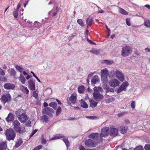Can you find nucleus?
Instances as JSON below:
<instances>
[{"instance_id": "ddd939ff", "label": "nucleus", "mask_w": 150, "mask_h": 150, "mask_svg": "<svg viewBox=\"0 0 150 150\" xmlns=\"http://www.w3.org/2000/svg\"><path fill=\"white\" fill-rule=\"evenodd\" d=\"M85 144L89 147H95L96 145V142L91 139L86 140L85 141Z\"/></svg>"}, {"instance_id": "3c124183", "label": "nucleus", "mask_w": 150, "mask_h": 150, "mask_svg": "<svg viewBox=\"0 0 150 150\" xmlns=\"http://www.w3.org/2000/svg\"><path fill=\"white\" fill-rule=\"evenodd\" d=\"M144 148L145 150H150V144H146Z\"/></svg>"}, {"instance_id": "49530a36", "label": "nucleus", "mask_w": 150, "mask_h": 150, "mask_svg": "<svg viewBox=\"0 0 150 150\" xmlns=\"http://www.w3.org/2000/svg\"><path fill=\"white\" fill-rule=\"evenodd\" d=\"M42 118L46 122H48V118L47 116L44 115L42 117Z\"/></svg>"}, {"instance_id": "4be33fe9", "label": "nucleus", "mask_w": 150, "mask_h": 150, "mask_svg": "<svg viewBox=\"0 0 150 150\" xmlns=\"http://www.w3.org/2000/svg\"><path fill=\"white\" fill-rule=\"evenodd\" d=\"M14 120V115L11 113H9L7 117L6 118V120L8 122H9L11 121H13Z\"/></svg>"}, {"instance_id": "6e6552de", "label": "nucleus", "mask_w": 150, "mask_h": 150, "mask_svg": "<svg viewBox=\"0 0 150 150\" xmlns=\"http://www.w3.org/2000/svg\"><path fill=\"white\" fill-rule=\"evenodd\" d=\"M11 97L10 95L8 93L3 95L2 96L1 100L2 102L4 104L6 102L11 100Z\"/></svg>"}, {"instance_id": "4468645a", "label": "nucleus", "mask_w": 150, "mask_h": 150, "mask_svg": "<svg viewBox=\"0 0 150 150\" xmlns=\"http://www.w3.org/2000/svg\"><path fill=\"white\" fill-rule=\"evenodd\" d=\"M88 137L96 140H99L100 142L102 141L100 140L99 137V134L98 133L91 134L88 136Z\"/></svg>"}, {"instance_id": "c756f323", "label": "nucleus", "mask_w": 150, "mask_h": 150, "mask_svg": "<svg viewBox=\"0 0 150 150\" xmlns=\"http://www.w3.org/2000/svg\"><path fill=\"white\" fill-rule=\"evenodd\" d=\"M97 102L93 100H91L90 101V106L92 108L96 106L97 105Z\"/></svg>"}, {"instance_id": "774afa93", "label": "nucleus", "mask_w": 150, "mask_h": 150, "mask_svg": "<svg viewBox=\"0 0 150 150\" xmlns=\"http://www.w3.org/2000/svg\"><path fill=\"white\" fill-rule=\"evenodd\" d=\"M23 74L25 75V76H26V75H28V74L26 73L25 71H23Z\"/></svg>"}, {"instance_id": "c9c22d12", "label": "nucleus", "mask_w": 150, "mask_h": 150, "mask_svg": "<svg viewBox=\"0 0 150 150\" xmlns=\"http://www.w3.org/2000/svg\"><path fill=\"white\" fill-rule=\"evenodd\" d=\"M15 68L17 71L21 73V74L22 73L23 70V68L18 65H16L15 66Z\"/></svg>"}, {"instance_id": "a211bd4d", "label": "nucleus", "mask_w": 150, "mask_h": 150, "mask_svg": "<svg viewBox=\"0 0 150 150\" xmlns=\"http://www.w3.org/2000/svg\"><path fill=\"white\" fill-rule=\"evenodd\" d=\"M77 95L76 94H72L69 98V100L74 104H75L76 102Z\"/></svg>"}, {"instance_id": "423d86ee", "label": "nucleus", "mask_w": 150, "mask_h": 150, "mask_svg": "<svg viewBox=\"0 0 150 150\" xmlns=\"http://www.w3.org/2000/svg\"><path fill=\"white\" fill-rule=\"evenodd\" d=\"M120 83L119 81L116 79H112L109 82L110 86L113 88L119 86Z\"/></svg>"}, {"instance_id": "bb28decb", "label": "nucleus", "mask_w": 150, "mask_h": 150, "mask_svg": "<svg viewBox=\"0 0 150 150\" xmlns=\"http://www.w3.org/2000/svg\"><path fill=\"white\" fill-rule=\"evenodd\" d=\"M81 106L82 107L85 108H88V105L83 99L81 100Z\"/></svg>"}, {"instance_id": "58836bf2", "label": "nucleus", "mask_w": 150, "mask_h": 150, "mask_svg": "<svg viewBox=\"0 0 150 150\" xmlns=\"http://www.w3.org/2000/svg\"><path fill=\"white\" fill-rule=\"evenodd\" d=\"M105 91L106 93H108L109 92L113 93L114 91V90L112 88L110 87H107L105 89Z\"/></svg>"}, {"instance_id": "f704fd0d", "label": "nucleus", "mask_w": 150, "mask_h": 150, "mask_svg": "<svg viewBox=\"0 0 150 150\" xmlns=\"http://www.w3.org/2000/svg\"><path fill=\"white\" fill-rule=\"evenodd\" d=\"M84 86H81L78 88V91L80 93H82L84 91Z\"/></svg>"}, {"instance_id": "72a5a7b5", "label": "nucleus", "mask_w": 150, "mask_h": 150, "mask_svg": "<svg viewBox=\"0 0 150 150\" xmlns=\"http://www.w3.org/2000/svg\"><path fill=\"white\" fill-rule=\"evenodd\" d=\"M127 128L124 126H121L120 129V131L122 134H125L127 131Z\"/></svg>"}, {"instance_id": "de8ad7c7", "label": "nucleus", "mask_w": 150, "mask_h": 150, "mask_svg": "<svg viewBox=\"0 0 150 150\" xmlns=\"http://www.w3.org/2000/svg\"><path fill=\"white\" fill-rule=\"evenodd\" d=\"M46 141L44 138V136L43 135L42 136V141L41 143L42 144H45L46 143Z\"/></svg>"}, {"instance_id": "f03ea898", "label": "nucleus", "mask_w": 150, "mask_h": 150, "mask_svg": "<svg viewBox=\"0 0 150 150\" xmlns=\"http://www.w3.org/2000/svg\"><path fill=\"white\" fill-rule=\"evenodd\" d=\"M13 125L14 129L16 132L21 134L24 132V128L21 126L20 122L17 120H15L13 122Z\"/></svg>"}, {"instance_id": "c85d7f7f", "label": "nucleus", "mask_w": 150, "mask_h": 150, "mask_svg": "<svg viewBox=\"0 0 150 150\" xmlns=\"http://www.w3.org/2000/svg\"><path fill=\"white\" fill-rule=\"evenodd\" d=\"M23 143V142L21 139H18L16 143L15 147L16 148H18Z\"/></svg>"}, {"instance_id": "a18cd8bd", "label": "nucleus", "mask_w": 150, "mask_h": 150, "mask_svg": "<svg viewBox=\"0 0 150 150\" xmlns=\"http://www.w3.org/2000/svg\"><path fill=\"white\" fill-rule=\"evenodd\" d=\"M134 150H144L143 147L141 146H137Z\"/></svg>"}, {"instance_id": "a878e982", "label": "nucleus", "mask_w": 150, "mask_h": 150, "mask_svg": "<svg viewBox=\"0 0 150 150\" xmlns=\"http://www.w3.org/2000/svg\"><path fill=\"white\" fill-rule=\"evenodd\" d=\"M64 137L63 135L62 134H57L54 137L52 138H51L50 139V140H54L56 139H60L61 138H63Z\"/></svg>"}, {"instance_id": "2eb2a0df", "label": "nucleus", "mask_w": 150, "mask_h": 150, "mask_svg": "<svg viewBox=\"0 0 150 150\" xmlns=\"http://www.w3.org/2000/svg\"><path fill=\"white\" fill-rule=\"evenodd\" d=\"M28 87L31 90L33 91L35 89V83L32 80H29L28 81Z\"/></svg>"}, {"instance_id": "4c0bfd02", "label": "nucleus", "mask_w": 150, "mask_h": 150, "mask_svg": "<svg viewBox=\"0 0 150 150\" xmlns=\"http://www.w3.org/2000/svg\"><path fill=\"white\" fill-rule=\"evenodd\" d=\"M49 106L54 109H56L57 107V104L55 102H52L49 104Z\"/></svg>"}, {"instance_id": "1a4fd4ad", "label": "nucleus", "mask_w": 150, "mask_h": 150, "mask_svg": "<svg viewBox=\"0 0 150 150\" xmlns=\"http://www.w3.org/2000/svg\"><path fill=\"white\" fill-rule=\"evenodd\" d=\"M118 130L114 127H111L110 129V136L115 137L118 135Z\"/></svg>"}, {"instance_id": "aec40b11", "label": "nucleus", "mask_w": 150, "mask_h": 150, "mask_svg": "<svg viewBox=\"0 0 150 150\" xmlns=\"http://www.w3.org/2000/svg\"><path fill=\"white\" fill-rule=\"evenodd\" d=\"M99 79L97 75L94 76L91 80V83L92 84H95L98 83L99 81Z\"/></svg>"}, {"instance_id": "79ce46f5", "label": "nucleus", "mask_w": 150, "mask_h": 150, "mask_svg": "<svg viewBox=\"0 0 150 150\" xmlns=\"http://www.w3.org/2000/svg\"><path fill=\"white\" fill-rule=\"evenodd\" d=\"M16 72L13 69H11V76H15L16 75Z\"/></svg>"}, {"instance_id": "7c9ffc66", "label": "nucleus", "mask_w": 150, "mask_h": 150, "mask_svg": "<svg viewBox=\"0 0 150 150\" xmlns=\"http://www.w3.org/2000/svg\"><path fill=\"white\" fill-rule=\"evenodd\" d=\"M102 63L107 65H109L112 64L113 62L112 60H105L102 61Z\"/></svg>"}, {"instance_id": "6ab92c4d", "label": "nucleus", "mask_w": 150, "mask_h": 150, "mask_svg": "<svg viewBox=\"0 0 150 150\" xmlns=\"http://www.w3.org/2000/svg\"><path fill=\"white\" fill-rule=\"evenodd\" d=\"M102 52V50L97 48H92L90 50V52L96 55H99Z\"/></svg>"}, {"instance_id": "20e7f679", "label": "nucleus", "mask_w": 150, "mask_h": 150, "mask_svg": "<svg viewBox=\"0 0 150 150\" xmlns=\"http://www.w3.org/2000/svg\"><path fill=\"white\" fill-rule=\"evenodd\" d=\"M109 128L108 127H105L101 129V133L99 137L100 140L102 141V137H107L109 134Z\"/></svg>"}, {"instance_id": "4d7b16f0", "label": "nucleus", "mask_w": 150, "mask_h": 150, "mask_svg": "<svg viewBox=\"0 0 150 150\" xmlns=\"http://www.w3.org/2000/svg\"><path fill=\"white\" fill-rule=\"evenodd\" d=\"M131 108L132 109H134L135 108V102L134 101H133L132 102L131 104Z\"/></svg>"}, {"instance_id": "c03bdc74", "label": "nucleus", "mask_w": 150, "mask_h": 150, "mask_svg": "<svg viewBox=\"0 0 150 150\" xmlns=\"http://www.w3.org/2000/svg\"><path fill=\"white\" fill-rule=\"evenodd\" d=\"M63 140L67 146L68 147L69 145V142L68 141V139L66 138H64L63 139Z\"/></svg>"}, {"instance_id": "8fccbe9b", "label": "nucleus", "mask_w": 150, "mask_h": 150, "mask_svg": "<svg viewBox=\"0 0 150 150\" xmlns=\"http://www.w3.org/2000/svg\"><path fill=\"white\" fill-rule=\"evenodd\" d=\"M61 107H59L57 108V110L56 112V115H59L61 112Z\"/></svg>"}, {"instance_id": "e2e57ef3", "label": "nucleus", "mask_w": 150, "mask_h": 150, "mask_svg": "<svg viewBox=\"0 0 150 150\" xmlns=\"http://www.w3.org/2000/svg\"><path fill=\"white\" fill-rule=\"evenodd\" d=\"M145 50L146 52H150V50L148 48H146L145 49Z\"/></svg>"}, {"instance_id": "09e8293b", "label": "nucleus", "mask_w": 150, "mask_h": 150, "mask_svg": "<svg viewBox=\"0 0 150 150\" xmlns=\"http://www.w3.org/2000/svg\"><path fill=\"white\" fill-rule=\"evenodd\" d=\"M5 71L3 70L0 67V75L4 76L5 75Z\"/></svg>"}, {"instance_id": "dca6fc26", "label": "nucleus", "mask_w": 150, "mask_h": 150, "mask_svg": "<svg viewBox=\"0 0 150 150\" xmlns=\"http://www.w3.org/2000/svg\"><path fill=\"white\" fill-rule=\"evenodd\" d=\"M53 112V110L49 107L46 108L42 111V113L44 114H47L50 115Z\"/></svg>"}, {"instance_id": "e433bc0d", "label": "nucleus", "mask_w": 150, "mask_h": 150, "mask_svg": "<svg viewBox=\"0 0 150 150\" xmlns=\"http://www.w3.org/2000/svg\"><path fill=\"white\" fill-rule=\"evenodd\" d=\"M77 22L81 27H83L85 26L84 23L82 19H78L77 20Z\"/></svg>"}, {"instance_id": "a19ab883", "label": "nucleus", "mask_w": 150, "mask_h": 150, "mask_svg": "<svg viewBox=\"0 0 150 150\" xmlns=\"http://www.w3.org/2000/svg\"><path fill=\"white\" fill-rule=\"evenodd\" d=\"M115 74V71L114 69L111 70L108 76L112 78Z\"/></svg>"}, {"instance_id": "69168bd1", "label": "nucleus", "mask_w": 150, "mask_h": 150, "mask_svg": "<svg viewBox=\"0 0 150 150\" xmlns=\"http://www.w3.org/2000/svg\"><path fill=\"white\" fill-rule=\"evenodd\" d=\"M48 104L46 102H45L44 103V107H47L48 106Z\"/></svg>"}, {"instance_id": "13d9d810", "label": "nucleus", "mask_w": 150, "mask_h": 150, "mask_svg": "<svg viewBox=\"0 0 150 150\" xmlns=\"http://www.w3.org/2000/svg\"><path fill=\"white\" fill-rule=\"evenodd\" d=\"M31 73L32 74L33 76L37 79L38 81L40 83L41 82L40 81L39 79L35 75L34 73L32 71L31 72Z\"/></svg>"}, {"instance_id": "2f4dec72", "label": "nucleus", "mask_w": 150, "mask_h": 150, "mask_svg": "<svg viewBox=\"0 0 150 150\" xmlns=\"http://www.w3.org/2000/svg\"><path fill=\"white\" fill-rule=\"evenodd\" d=\"M117 7L118 8L119 11L120 13L125 15H127L128 14V13L123 9L118 6H117Z\"/></svg>"}, {"instance_id": "bf43d9fd", "label": "nucleus", "mask_w": 150, "mask_h": 150, "mask_svg": "<svg viewBox=\"0 0 150 150\" xmlns=\"http://www.w3.org/2000/svg\"><path fill=\"white\" fill-rule=\"evenodd\" d=\"M126 21L127 24L128 26H130L131 25L130 19L129 18H127L126 19Z\"/></svg>"}, {"instance_id": "412c9836", "label": "nucleus", "mask_w": 150, "mask_h": 150, "mask_svg": "<svg viewBox=\"0 0 150 150\" xmlns=\"http://www.w3.org/2000/svg\"><path fill=\"white\" fill-rule=\"evenodd\" d=\"M7 147L6 142H0V150H5Z\"/></svg>"}, {"instance_id": "603ef678", "label": "nucleus", "mask_w": 150, "mask_h": 150, "mask_svg": "<svg viewBox=\"0 0 150 150\" xmlns=\"http://www.w3.org/2000/svg\"><path fill=\"white\" fill-rule=\"evenodd\" d=\"M33 96L35 98L37 99L38 98V95L37 93L35 91H34L33 92Z\"/></svg>"}, {"instance_id": "f3484780", "label": "nucleus", "mask_w": 150, "mask_h": 150, "mask_svg": "<svg viewBox=\"0 0 150 150\" xmlns=\"http://www.w3.org/2000/svg\"><path fill=\"white\" fill-rule=\"evenodd\" d=\"M15 85L14 84L11 83H7L5 84L4 87L6 89H12L15 88Z\"/></svg>"}, {"instance_id": "680f3d73", "label": "nucleus", "mask_w": 150, "mask_h": 150, "mask_svg": "<svg viewBox=\"0 0 150 150\" xmlns=\"http://www.w3.org/2000/svg\"><path fill=\"white\" fill-rule=\"evenodd\" d=\"M124 115V112H122L118 114L117 116L119 117H121Z\"/></svg>"}, {"instance_id": "39448f33", "label": "nucleus", "mask_w": 150, "mask_h": 150, "mask_svg": "<svg viewBox=\"0 0 150 150\" xmlns=\"http://www.w3.org/2000/svg\"><path fill=\"white\" fill-rule=\"evenodd\" d=\"M129 85V83L127 81L122 83L118 88L117 90V93H119L123 91H126V88Z\"/></svg>"}, {"instance_id": "37998d69", "label": "nucleus", "mask_w": 150, "mask_h": 150, "mask_svg": "<svg viewBox=\"0 0 150 150\" xmlns=\"http://www.w3.org/2000/svg\"><path fill=\"white\" fill-rule=\"evenodd\" d=\"M145 25L147 27H150V21L146 20L144 23Z\"/></svg>"}, {"instance_id": "338daca9", "label": "nucleus", "mask_w": 150, "mask_h": 150, "mask_svg": "<svg viewBox=\"0 0 150 150\" xmlns=\"http://www.w3.org/2000/svg\"><path fill=\"white\" fill-rule=\"evenodd\" d=\"M125 122L127 124H129L130 122L129 120L128 119L125 120Z\"/></svg>"}, {"instance_id": "864d4df0", "label": "nucleus", "mask_w": 150, "mask_h": 150, "mask_svg": "<svg viewBox=\"0 0 150 150\" xmlns=\"http://www.w3.org/2000/svg\"><path fill=\"white\" fill-rule=\"evenodd\" d=\"M18 11L16 10L13 12V14L14 16V17L16 18L18 16Z\"/></svg>"}, {"instance_id": "f257e3e1", "label": "nucleus", "mask_w": 150, "mask_h": 150, "mask_svg": "<svg viewBox=\"0 0 150 150\" xmlns=\"http://www.w3.org/2000/svg\"><path fill=\"white\" fill-rule=\"evenodd\" d=\"M5 133L7 140L10 141L14 140L16 136V133L13 129L11 128L7 129Z\"/></svg>"}, {"instance_id": "cd10ccee", "label": "nucleus", "mask_w": 150, "mask_h": 150, "mask_svg": "<svg viewBox=\"0 0 150 150\" xmlns=\"http://www.w3.org/2000/svg\"><path fill=\"white\" fill-rule=\"evenodd\" d=\"M19 79L22 83L25 84V83L26 79L22 73L21 74Z\"/></svg>"}, {"instance_id": "5701e85b", "label": "nucleus", "mask_w": 150, "mask_h": 150, "mask_svg": "<svg viewBox=\"0 0 150 150\" xmlns=\"http://www.w3.org/2000/svg\"><path fill=\"white\" fill-rule=\"evenodd\" d=\"M20 89L23 92L26 93L27 94H28L29 91L27 87L24 86L22 85L20 86Z\"/></svg>"}, {"instance_id": "b1692460", "label": "nucleus", "mask_w": 150, "mask_h": 150, "mask_svg": "<svg viewBox=\"0 0 150 150\" xmlns=\"http://www.w3.org/2000/svg\"><path fill=\"white\" fill-rule=\"evenodd\" d=\"M94 92L102 93L103 91L102 88L100 87H95L93 88Z\"/></svg>"}, {"instance_id": "7ed1b4c3", "label": "nucleus", "mask_w": 150, "mask_h": 150, "mask_svg": "<svg viewBox=\"0 0 150 150\" xmlns=\"http://www.w3.org/2000/svg\"><path fill=\"white\" fill-rule=\"evenodd\" d=\"M132 52L131 48L129 46H126L122 47L121 55L123 57H126L130 54Z\"/></svg>"}, {"instance_id": "9b49d317", "label": "nucleus", "mask_w": 150, "mask_h": 150, "mask_svg": "<svg viewBox=\"0 0 150 150\" xmlns=\"http://www.w3.org/2000/svg\"><path fill=\"white\" fill-rule=\"evenodd\" d=\"M19 120L22 123H24L27 120L28 117L25 113H22L18 117Z\"/></svg>"}, {"instance_id": "473e14b6", "label": "nucleus", "mask_w": 150, "mask_h": 150, "mask_svg": "<svg viewBox=\"0 0 150 150\" xmlns=\"http://www.w3.org/2000/svg\"><path fill=\"white\" fill-rule=\"evenodd\" d=\"M115 100L114 98H110L105 99V102L106 103L108 104L113 102Z\"/></svg>"}, {"instance_id": "f8f14e48", "label": "nucleus", "mask_w": 150, "mask_h": 150, "mask_svg": "<svg viewBox=\"0 0 150 150\" xmlns=\"http://www.w3.org/2000/svg\"><path fill=\"white\" fill-rule=\"evenodd\" d=\"M93 95L94 99L97 101H100L104 98V96L100 93L94 92Z\"/></svg>"}, {"instance_id": "0eeeda50", "label": "nucleus", "mask_w": 150, "mask_h": 150, "mask_svg": "<svg viewBox=\"0 0 150 150\" xmlns=\"http://www.w3.org/2000/svg\"><path fill=\"white\" fill-rule=\"evenodd\" d=\"M115 75L117 78L120 81L123 82L124 81V75L121 71L116 70L115 71Z\"/></svg>"}, {"instance_id": "6e6d98bb", "label": "nucleus", "mask_w": 150, "mask_h": 150, "mask_svg": "<svg viewBox=\"0 0 150 150\" xmlns=\"http://www.w3.org/2000/svg\"><path fill=\"white\" fill-rule=\"evenodd\" d=\"M42 146L41 145H39L34 148L33 150H39L42 148Z\"/></svg>"}, {"instance_id": "ea45409f", "label": "nucleus", "mask_w": 150, "mask_h": 150, "mask_svg": "<svg viewBox=\"0 0 150 150\" xmlns=\"http://www.w3.org/2000/svg\"><path fill=\"white\" fill-rule=\"evenodd\" d=\"M23 110H17L16 113V115L17 116H20V115L23 113Z\"/></svg>"}, {"instance_id": "052dcab7", "label": "nucleus", "mask_w": 150, "mask_h": 150, "mask_svg": "<svg viewBox=\"0 0 150 150\" xmlns=\"http://www.w3.org/2000/svg\"><path fill=\"white\" fill-rule=\"evenodd\" d=\"M7 79L4 77H0V81H6Z\"/></svg>"}, {"instance_id": "0e129e2a", "label": "nucleus", "mask_w": 150, "mask_h": 150, "mask_svg": "<svg viewBox=\"0 0 150 150\" xmlns=\"http://www.w3.org/2000/svg\"><path fill=\"white\" fill-rule=\"evenodd\" d=\"M20 7H21V5H20V4H18L17 5V8L16 10H17L18 11L19 9V8H20Z\"/></svg>"}, {"instance_id": "5fc2aeb1", "label": "nucleus", "mask_w": 150, "mask_h": 150, "mask_svg": "<svg viewBox=\"0 0 150 150\" xmlns=\"http://www.w3.org/2000/svg\"><path fill=\"white\" fill-rule=\"evenodd\" d=\"M96 6L98 8V12L99 13H102L104 12V11L102 10L100 7L98 6L97 5H96Z\"/></svg>"}, {"instance_id": "9d476101", "label": "nucleus", "mask_w": 150, "mask_h": 150, "mask_svg": "<svg viewBox=\"0 0 150 150\" xmlns=\"http://www.w3.org/2000/svg\"><path fill=\"white\" fill-rule=\"evenodd\" d=\"M101 76L102 79L107 80V78L108 75V70L107 68H105L101 70L100 71Z\"/></svg>"}, {"instance_id": "393cba45", "label": "nucleus", "mask_w": 150, "mask_h": 150, "mask_svg": "<svg viewBox=\"0 0 150 150\" xmlns=\"http://www.w3.org/2000/svg\"><path fill=\"white\" fill-rule=\"evenodd\" d=\"M93 21V19L92 18L88 17L86 19V21L88 28L91 25Z\"/></svg>"}]
</instances>
